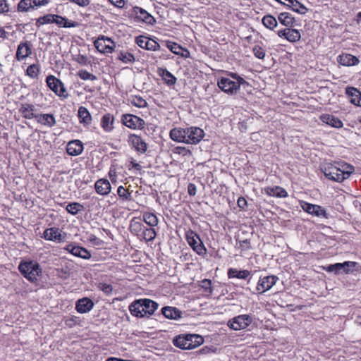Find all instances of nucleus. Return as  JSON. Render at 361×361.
Masks as SVG:
<instances>
[{"label":"nucleus","mask_w":361,"mask_h":361,"mask_svg":"<svg viewBox=\"0 0 361 361\" xmlns=\"http://www.w3.org/2000/svg\"><path fill=\"white\" fill-rule=\"evenodd\" d=\"M217 85L223 92L229 94H234L238 90V85L228 78H221L219 79Z\"/></svg>","instance_id":"9b49d317"},{"label":"nucleus","mask_w":361,"mask_h":361,"mask_svg":"<svg viewBox=\"0 0 361 361\" xmlns=\"http://www.w3.org/2000/svg\"><path fill=\"white\" fill-rule=\"evenodd\" d=\"M96 192L101 195H106L111 192V184L106 179H99L94 184Z\"/></svg>","instance_id":"b1692460"},{"label":"nucleus","mask_w":361,"mask_h":361,"mask_svg":"<svg viewBox=\"0 0 361 361\" xmlns=\"http://www.w3.org/2000/svg\"><path fill=\"white\" fill-rule=\"evenodd\" d=\"M37 121L42 125L51 128L56 125V119L53 114H42L35 116Z\"/></svg>","instance_id":"393cba45"},{"label":"nucleus","mask_w":361,"mask_h":361,"mask_svg":"<svg viewBox=\"0 0 361 361\" xmlns=\"http://www.w3.org/2000/svg\"><path fill=\"white\" fill-rule=\"evenodd\" d=\"M159 73L166 85L171 86L176 82V78L166 69H161Z\"/></svg>","instance_id":"ea45409f"},{"label":"nucleus","mask_w":361,"mask_h":361,"mask_svg":"<svg viewBox=\"0 0 361 361\" xmlns=\"http://www.w3.org/2000/svg\"><path fill=\"white\" fill-rule=\"evenodd\" d=\"M128 142L140 153H145L147 149V145L145 141L139 135L130 134L128 137Z\"/></svg>","instance_id":"f3484780"},{"label":"nucleus","mask_w":361,"mask_h":361,"mask_svg":"<svg viewBox=\"0 0 361 361\" xmlns=\"http://www.w3.org/2000/svg\"><path fill=\"white\" fill-rule=\"evenodd\" d=\"M53 16L52 23H56L60 27H75L78 25V23L75 21H69L66 18L59 15L51 14Z\"/></svg>","instance_id":"cd10ccee"},{"label":"nucleus","mask_w":361,"mask_h":361,"mask_svg":"<svg viewBox=\"0 0 361 361\" xmlns=\"http://www.w3.org/2000/svg\"><path fill=\"white\" fill-rule=\"evenodd\" d=\"M252 322V319L250 315L241 314L230 319L228 326L235 331H238L246 329Z\"/></svg>","instance_id":"423d86ee"},{"label":"nucleus","mask_w":361,"mask_h":361,"mask_svg":"<svg viewBox=\"0 0 361 361\" xmlns=\"http://www.w3.org/2000/svg\"><path fill=\"white\" fill-rule=\"evenodd\" d=\"M143 224L137 218H133L130 223L129 229L131 233L138 237L140 236L144 228Z\"/></svg>","instance_id":"f704fd0d"},{"label":"nucleus","mask_w":361,"mask_h":361,"mask_svg":"<svg viewBox=\"0 0 361 361\" xmlns=\"http://www.w3.org/2000/svg\"><path fill=\"white\" fill-rule=\"evenodd\" d=\"M196 186L193 183H189L188 186V192L190 196H194L196 194Z\"/></svg>","instance_id":"69168bd1"},{"label":"nucleus","mask_w":361,"mask_h":361,"mask_svg":"<svg viewBox=\"0 0 361 361\" xmlns=\"http://www.w3.org/2000/svg\"><path fill=\"white\" fill-rule=\"evenodd\" d=\"M185 238L189 245L199 255L206 253V248L202 243L200 236L192 230H189L185 233Z\"/></svg>","instance_id":"39448f33"},{"label":"nucleus","mask_w":361,"mask_h":361,"mask_svg":"<svg viewBox=\"0 0 361 361\" xmlns=\"http://www.w3.org/2000/svg\"><path fill=\"white\" fill-rule=\"evenodd\" d=\"M97 286L99 290H102L106 295L111 294L113 290L112 286L106 283H99Z\"/></svg>","instance_id":"6e6d98bb"},{"label":"nucleus","mask_w":361,"mask_h":361,"mask_svg":"<svg viewBox=\"0 0 361 361\" xmlns=\"http://www.w3.org/2000/svg\"><path fill=\"white\" fill-rule=\"evenodd\" d=\"M78 75L83 80H96L97 76L89 73L85 70H80L78 72Z\"/></svg>","instance_id":"8fccbe9b"},{"label":"nucleus","mask_w":361,"mask_h":361,"mask_svg":"<svg viewBox=\"0 0 361 361\" xmlns=\"http://www.w3.org/2000/svg\"><path fill=\"white\" fill-rule=\"evenodd\" d=\"M70 1L78 4L80 6H87L90 4L89 0H69Z\"/></svg>","instance_id":"338daca9"},{"label":"nucleus","mask_w":361,"mask_h":361,"mask_svg":"<svg viewBox=\"0 0 361 361\" xmlns=\"http://www.w3.org/2000/svg\"><path fill=\"white\" fill-rule=\"evenodd\" d=\"M94 307L93 301L88 298H82L76 302L75 310L78 312L84 314L90 312Z\"/></svg>","instance_id":"a211bd4d"},{"label":"nucleus","mask_w":361,"mask_h":361,"mask_svg":"<svg viewBox=\"0 0 361 361\" xmlns=\"http://www.w3.org/2000/svg\"><path fill=\"white\" fill-rule=\"evenodd\" d=\"M129 311L136 317H144V309L141 299L135 300L129 305Z\"/></svg>","instance_id":"c756f323"},{"label":"nucleus","mask_w":361,"mask_h":361,"mask_svg":"<svg viewBox=\"0 0 361 361\" xmlns=\"http://www.w3.org/2000/svg\"><path fill=\"white\" fill-rule=\"evenodd\" d=\"M66 250L76 257H81L85 259H88L91 257L90 252L80 246H75L71 244L66 246Z\"/></svg>","instance_id":"6ab92c4d"},{"label":"nucleus","mask_w":361,"mask_h":361,"mask_svg":"<svg viewBox=\"0 0 361 361\" xmlns=\"http://www.w3.org/2000/svg\"><path fill=\"white\" fill-rule=\"evenodd\" d=\"M131 104L138 108H144L147 106V102L141 97H135L133 98Z\"/></svg>","instance_id":"5fc2aeb1"},{"label":"nucleus","mask_w":361,"mask_h":361,"mask_svg":"<svg viewBox=\"0 0 361 361\" xmlns=\"http://www.w3.org/2000/svg\"><path fill=\"white\" fill-rule=\"evenodd\" d=\"M78 116L80 123L85 126H88L91 123L92 116L87 108L84 106L79 107Z\"/></svg>","instance_id":"72a5a7b5"},{"label":"nucleus","mask_w":361,"mask_h":361,"mask_svg":"<svg viewBox=\"0 0 361 361\" xmlns=\"http://www.w3.org/2000/svg\"><path fill=\"white\" fill-rule=\"evenodd\" d=\"M49 0H20L17 6V11L20 13H28L47 6Z\"/></svg>","instance_id":"20e7f679"},{"label":"nucleus","mask_w":361,"mask_h":361,"mask_svg":"<svg viewBox=\"0 0 361 361\" xmlns=\"http://www.w3.org/2000/svg\"><path fill=\"white\" fill-rule=\"evenodd\" d=\"M47 86L58 96L67 97L66 88L62 82L54 77V75H49L47 79Z\"/></svg>","instance_id":"6e6552de"},{"label":"nucleus","mask_w":361,"mask_h":361,"mask_svg":"<svg viewBox=\"0 0 361 361\" xmlns=\"http://www.w3.org/2000/svg\"><path fill=\"white\" fill-rule=\"evenodd\" d=\"M321 120L327 125L336 128H341L343 125V122L340 119L329 114L322 115Z\"/></svg>","instance_id":"7c9ffc66"},{"label":"nucleus","mask_w":361,"mask_h":361,"mask_svg":"<svg viewBox=\"0 0 361 361\" xmlns=\"http://www.w3.org/2000/svg\"><path fill=\"white\" fill-rule=\"evenodd\" d=\"M141 302L144 309V317L147 314H153L159 307V305L156 302L148 298L141 299Z\"/></svg>","instance_id":"a878e982"},{"label":"nucleus","mask_w":361,"mask_h":361,"mask_svg":"<svg viewBox=\"0 0 361 361\" xmlns=\"http://www.w3.org/2000/svg\"><path fill=\"white\" fill-rule=\"evenodd\" d=\"M169 135L173 141L196 145L203 139L204 133L198 127L174 128L170 130Z\"/></svg>","instance_id":"f257e3e1"},{"label":"nucleus","mask_w":361,"mask_h":361,"mask_svg":"<svg viewBox=\"0 0 361 361\" xmlns=\"http://www.w3.org/2000/svg\"><path fill=\"white\" fill-rule=\"evenodd\" d=\"M340 172L342 173L344 180L349 178L351 173L355 171L354 166L347 163H338L337 166Z\"/></svg>","instance_id":"58836bf2"},{"label":"nucleus","mask_w":361,"mask_h":361,"mask_svg":"<svg viewBox=\"0 0 361 361\" xmlns=\"http://www.w3.org/2000/svg\"><path fill=\"white\" fill-rule=\"evenodd\" d=\"M278 19L281 24L286 27H292L295 23V18L289 13H281L278 16Z\"/></svg>","instance_id":"e433bc0d"},{"label":"nucleus","mask_w":361,"mask_h":361,"mask_svg":"<svg viewBox=\"0 0 361 361\" xmlns=\"http://www.w3.org/2000/svg\"><path fill=\"white\" fill-rule=\"evenodd\" d=\"M32 54V44L30 42H21L17 48L16 58L18 61H23Z\"/></svg>","instance_id":"2eb2a0df"},{"label":"nucleus","mask_w":361,"mask_h":361,"mask_svg":"<svg viewBox=\"0 0 361 361\" xmlns=\"http://www.w3.org/2000/svg\"><path fill=\"white\" fill-rule=\"evenodd\" d=\"M301 37L300 32L296 29L288 28L286 39L290 42H296Z\"/></svg>","instance_id":"a18cd8bd"},{"label":"nucleus","mask_w":361,"mask_h":361,"mask_svg":"<svg viewBox=\"0 0 361 361\" xmlns=\"http://www.w3.org/2000/svg\"><path fill=\"white\" fill-rule=\"evenodd\" d=\"M173 342L174 345L179 348L191 350L202 345L204 338L197 334H181L176 336Z\"/></svg>","instance_id":"f03ea898"},{"label":"nucleus","mask_w":361,"mask_h":361,"mask_svg":"<svg viewBox=\"0 0 361 361\" xmlns=\"http://www.w3.org/2000/svg\"><path fill=\"white\" fill-rule=\"evenodd\" d=\"M278 280L279 278L274 275L260 278L257 286V290L261 293H264L270 290Z\"/></svg>","instance_id":"ddd939ff"},{"label":"nucleus","mask_w":361,"mask_h":361,"mask_svg":"<svg viewBox=\"0 0 361 361\" xmlns=\"http://www.w3.org/2000/svg\"><path fill=\"white\" fill-rule=\"evenodd\" d=\"M176 149L177 153L182 154L183 156H187V155L192 154V152L190 149H186L185 147H177L176 148Z\"/></svg>","instance_id":"680f3d73"},{"label":"nucleus","mask_w":361,"mask_h":361,"mask_svg":"<svg viewBox=\"0 0 361 361\" xmlns=\"http://www.w3.org/2000/svg\"><path fill=\"white\" fill-rule=\"evenodd\" d=\"M250 272L248 270H238L237 269L231 268L228 271V278H238L240 279H245Z\"/></svg>","instance_id":"4c0bfd02"},{"label":"nucleus","mask_w":361,"mask_h":361,"mask_svg":"<svg viewBox=\"0 0 361 361\" xmlns=\"http://www.w3.org/2000/svg\"><path fill=\"white\" fill-rule=\"evenodd\" d=\"M109 1L113 4L114 6H116L117 8H123L125 6V1L124 0H109Z\"/></svg>","instance_id":"0e129e2a"},{"label":"nucleus","mask_w":361,"mask_h":361,"mask_svg":"<svg viewBox=\"0 0 361 361\" xmlns=\"http://www.w3.org/2000/svg\"><path fill=\"white\" fill-rule=\"evenodd\" d=\"M52 18L53 16H51V14H47L37 19L35 25L37 27H39L41 25L46 23H52Z\"/></svg>","instance_id":"603ef678"},{"label":"nucleus","mask_w":361,"mask_h":361,"mask_svg":"<svg viewBox=\"0 0 361 361\" xmlns=\"http://www.w3.org/2000/svg\"><path fill=\"white\" fill-rule=\"evenodd\" d=\"M94 45L97 51L102 54L112 53L115 48L114 42L111 38L101 36L94 42Z\"/></svg>","instance_id":"0eeeda50"},{"label":"nucleus","mask_w":361,"mask_h":361,"mask_svg":"<svg viewBox=\"0 0 361 361\" xmlns=\"http://www.w3.org/2000/svg\"><path fill=\"white\" fill-rule=\"evenodd\" d=\"M143 221L150 227L157 226L159 220L157 216L151 212H145L143 214Z\"/></svg>","instance_id":"79ce46f5"},{"label":"nucleus","mask_w":361,"mask_h":361,"mask_svg":"<svg viewBox=\"0 0 361 361\" xmlns=\"http://www.w3.org/2000/svg\"><path fill=\"white\" fill-rule=\"evenodd\" d=\"M83 145L81 141L75 140L70 141L66 147V152L71 156H77L82 153Z\"/></svg>","instance_id":"aec40b11"},{"label":"nucleus","mask_w":361,"mask_h":361,"mask_svg":"<svg viewBox=\"0 0 361 361\" xmlns=\"http://www.w3.org/2000/svg\"><path fill=\"white\" fill-rule=\"evenodd\" d=\"M121 121L123 125L131 129H142L145 125L143 119L133 114L123 115Z\"/></svg>","instance_id":"1a4fd4ad"},{"label":"nucleus","mask_w":361,"mask_h":361,"mask_svg":"<svg viewBox=\"0 0 361 361\" xmlns=\"http://www.w3.org/2000/svg\"><path fill=\"white\" fill-rule=\"evenodd\" d=\"M323 171L324 176L330 180L340 183L344 180L343 176L337 166L333 164L327 165L324 167Z\"/></svg>","instance_id":"4468645a"},{"label":"nucleus","mask_w":361,"mask_h":361,"mask_svg":"<svg viewBox=\"0 0 361 361\" xmlns=\"http://www.w3.org/2000/svg\"><path fill=\"white\" fill-rule=\"evenodd\" d=\"M83 209V206L78 202L69 203L66 206V211L72 215H75Z\"/></svg>","instance_id":"49530a36"},{"label":"nucleus","mask_w":361,"mask_h":361,"mask_svg":"<svg viewBox=\"0 0 361 361\" xmlns=\"http://www.w3.org/2000/svg\"><path fill=\"white\" fill-rule=\"evenodd\" d=\"M345 94L350 98L352 104L361 106V92L355 87H347Z\"/></svg>","instance_id":"5701e85b"},{"label":"nucleus","mask_w":361,"mask_h":361,"mask_svg":"<svg viewBox=\"0 0 361 361\" xmlns=\"http://www.w3.org/2000/svg\"><path fill=\"white\" fill-rule=\"evenodd\" d=\"M117 193L120 198L123 200H131V192L124 188L123 186H119L117 189Z\"/></svg>","instance_id":"09e8293b"},{"label":"nucleus","mask_w":361,"mask_h":361,"mask_svg":"<svg viewBox=\"0 0 361 361\" xmlns=\"http://www.w3.org/2000/svg\"><path fill=\"white\" fill-rule=\"evenodd\" d=\"M300 207L302 209L306 212L307 213L316 216L317 217H324L325 219L328 218V214L325 211V209L317 204H312L304 201L300 202Z\"/></svg>","instance_id":"9d476101"},{"label":"nucleus","mask_w":361,"mask_h":361,"mask_svg":"<svg viewBox=\"0 0 361 361\" xmlns=\"http://www.w3.org/2000/svg\"><path fill=\"white\" fill-rule=\"evenodd\" d=\"M136 44L141 48L147 50L156 51L159 49L160 45L155 40L150 38L139 36L136 38Z\"/></svg>","instance_id":"dca6fc26"},{"label":"nucleus","mask_w":361,"mask_h":361,"mask_svg":"<svg viewBox=\"0 0 361 361\" xmlns=\"http://www.w3.org/2000/svg\"><path fill=\"white\" fill-rule=\"evenodd\" d=\"M356 265V262L347 261L343 263H336L334 264H330L325 270L328 272H334L336 274H340L341 272L348 273L350 271V268H353Z\"/></svg>","instance_id":"f8f14e48"},{"label":"nucleus","mask_w":361,"mask_h":361,"mask_svg":"<svg viewBox=\"0 0 361 361\" xmlns=\"http://www.w3.org/2000/svg\"><path fill=\"white\" fill-rule=\"evenodd\" d=\"M201 287L204 292L209 294L212 293V281L209 279H204L201 281Z\"/></svg>","instance_id":"13d9d810"},{"label":"nucleus","mask_w":361,"mask_h":361,"mask_svg":"<svg viewBox=\"0 0 361 361\" xmlns=\"http://www.w3.org/2000/svg\"><path fill=\"white\" fill-rule=\"evenodd\" d=\"M21 274L30 282L37 281V277L42 273L39 264L35 261H22L18 265Z\"/></svg>","instance_id":"7ed1b4c3"},{"label":"nucleus","mask_w":361,"mask_h":361,"mask_svg":"<svg viewBox=\"0 0 361 361\" xmlns=\"http://www.w3.org/2000/svg\"><path fill=\"white\" fill-rule=\"evenodd\" d=\"M265 193L269 196L276 197H286L288 193L285 189L279 186L267 187L264 188Z\"/></svg>","instance_id":"2f4dec72"},{"label":"nucleus","mask_w":361,"mask_h":361,"mask_svg":"<svg viewBox=\"0 0 361 361\" xmlns=\"http://www.w3.org/2000/svg\"><path fill=\"white\" fill-rule=\"evenodd\" d=\"M262 21L263 25L270 30H273L277 26L276 19L271 15L264 16Z\"/></svg>","instance_id":"c03bdc74"},{"label":"nucleus","mask_w":361,"mask_h":361,"mask_svg":"<svg viewBox=\"0 0 361 361\" xmlns=\"http://www.w3.org/2000/svg\"><path fill=\"white\" fill-rule=\"evenodd\" d=\"M114 117L112 114L104 115L101 120V126L106 132H111L114 129Z\"/></svg>","instance_id":"473e14b6"},{"label":"nucleus","mask_w":361,"mask_h":361,"mask_svg":"<svg viewBox=\"0 0 361 361\" xmlns=\"http://www.w3.org/2000/svg\"><path fill=\"white\" fill-rule=\"evenodd\" d=\"M292 10L300 14H305L307 11V8L301 3L297 0H292L290 4H287Z\"/></svg>","instance_id":"37998d69"},{"label":"nucleus","mask_w":361,"mask_h":361,"mask_svg":"<svg viewBox=\"0 0 361 361\" xmlns=\"http://www.w3.org/2000/svg\"><path fill=\"white\" fill-rule=\"evenodd\" d=\"M42 238L47 240L58 241L60 242L62 240V236L59 228L52 227L47 228L43 233Z\"/></svg>","instance_id":"412c9836"},{"label":"nucleus","mask_w":361,"mask_h":361,"mask_svg":"<svg viewBox=\"0 0 361 361\" xmlns=\"http://www.w3.org/2000/svg\"><path fill=\"white\" fill-rule=\"evenodd\" d=\"M235 83L238 85V89L240 87V86H243L245 87V86L249 85V83L240 76L238 78V80H236V82H235Z\"/></svg>","instance_id":"774afa93"},{"label":"nucleus","mask_w":361,"mask_h":361,"mask_svg":"<svg viewBox=\"0 0 361 361\" xmlns=\"http://www.w3.org/2000/svg\"><path fill=\"white\" fill-rule=\"evenodd\" d=\"M35 106L30 104H23L21 105L20 111L23 114V117L27 119L35 118L37 114H34Z\"/></svg>","instance_id":"c9c22d12"},{"label":"nucleus","mask_w":361,"mask_h":361,"mask_svg":"<svg viewBox=\"0 0 361 361\" xmlns=\"http://www.w3.org/2000/svg\"><path fill=\"white\" fill-rule=\"evenodd\" d=\"M157 235V233L154 228V227H144L142 232L140 236V238H142L145 241H152Z\"/></svg>","instance_id":"a19ab883"},{"label":"nucleus","mask_w":361,"mask_h":361,"mask_svg":"<svg viewBox=\"0 0 361 361\" xmlns=\"http://www.w3.org/2000/svg\"><path fill=\"white\" fill-rule=\"evenodd\" d=\"M134 11L135 13L136 18L147 24L153 25L156 22L154 18L142 8L135 7L134 8Z\"/></svg>","instance_id":"4be33fe9"},{"label":"nucleus","mask_w":361,"mask_h":361,"mask_svg":"<svg viewBox=\"0 0 361 361\" xmlns=\"http://www.w3.org/2000/svg\"><path fill=\"white\" fill-rule=\"evenodd\" d=\"M252 51L254 55L259 59H263L266 54L264 49L262 47L257 45L253 47Z\"/></svg>","instance_id":"4d7b16f0"},{"label":"nucleus","mask_w":361,"mask_h":361,"mask_svg":"<svg viewBox=\"0 0 361 361\" xmlns=\"http://www.w3.org/2000/svg\"><path fill=\"white\" fill-rule=\"evenodd\" d=\"M166 47L169 49H170L173 53L176 54H181L183 56V54L180 53L181 51L183 50L182 47H180L179 44H178L176 42H166Z\"/></svg>","instance_id":"3c124183"},{"label":"nucleus","mask_w":361,"mask_h":361,"mask_svg":"<svg viewBox=\"0 0 361 361\" xmlns=\"http://www.w3.org/2000/svg\"><path fill=\"white\" fill-rule=\"evenodd\" d=\"M10 11L9 4L6 0H0V14L6 13Z\"/></svg>","instance_id":"bf43d9fd"},{"label":"nucleus","mask_w":361,"mask_h":361,"mask_svg":"<svg viewBox=\"0 0 361 361\" xmlns=\"http://www.w3.org/2000/svg\"><path fill=\"white\" fill-rule=\"evenodd\" d=\"M39 71L40 69L38 65L32 64L27 67L26 73L29 77L36 78L38 77Z\"/></svg>","instance_id":"de8ad7c7"},{"label":"nucleus","mask_w":361,"mask_h":361,"mask_svg":"<svg viewBox=\"0 0 361 361\" xmlns=\"http://www.w3.org/2000/svg\"><path fill=\"white\" fill-rule=\"evenodd\" d=\"M75 60L80 64L82 65H87L88 63V59L87 56L82 55V54H78L75 57Z\"/></svg>","instance_id":"052dcab7"},{"label":"nucleus","mask_w":361,"mask_h":361,"mask_svg":"<svg viewBox=\"0 0 361 361\" xmlns=\"http://www.w3.org/2000/svg\"><path fill=\"white\" fill-rule=\"evenodd\" d=\"M163 315L171 319H177L181 317L182 312L174 307L166 306L161 309Z\"/></svg>","instance_id":"c85d7f7f"},{"label":"nucleus","mask_w":361,"mask_h":361,"mask_svg":"<svg viewBox=\"0 0 361 361\" xmlns=\"http://www.w3.org/2000/svg\"><path fill=\"white\" fill-rule=\"evenodd\" d=\"M338 62L343 66H355L358 63V59L350 54H343L338 57Z\"/></svg>","instance_id":"bb28decb"},{"label":"nucleus","mask_w":361,"mask_h":361,"mask_svg":"<svg viewBox=\"0 0 361 361\" xmlns=\"http://www.w3.org/2000/svg\"><path fill=\"white\" fill-rule=\"evenodd\" d=\"M239 247L242 250H246L250 248V242L246 239L239 242Z\"/></svg>","instance_id":"e2e57ef3"},{"label":"nucleus","mask_w":361,"mask_h":361,"mask_svg":"<svg viewBox=\"0 0 361 361\" xmlns=\"http://www.w3.org/2000/svg\"><path fill=\"white\" fill-rule=\"evenodd\" d=\"M118 59L123 63H130L135 60L134 56L128 52H121Z\"/></svg>","instance_id":"864d4df0"}]
</instances>
